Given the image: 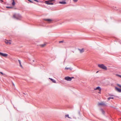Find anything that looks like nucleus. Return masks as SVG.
Returning <instances> with one entry per match:
<instances>
[{
	"label": "nucleus",
	"mask_w": 121,
	"mask_h": 121,
	"mask_svg": "<svg viewBox=\"0 0 121 121\" xmlns=\"http://www.w3.org/2000/svg\"><path fill=\"white\" fill-rule=\"evenodd\" d=\"M98 66L99 67L102 69L105 70H106L107 69L106 67L103 64H99L98 65Z\"/></svg>",
	"instance_id": "1"
},
{
	"label": "nucleus",
	"mask_w": 121,
	"mask_h": 121,
	"mask_svg": "<svg viewBox=\"0 0 121 121\" xmlns=\"http://www.w3.org/2000/svg\"><path fill=\"white\" fill-rule=\"evenodd\" d=\"M74 77H69L67 76L65 78V79L68 81H71L72 78H74Z\"/></svg>",
	"instance_id": "2"
},
{
	"label": "nucleus",
	"mask_w": 121,
	"mask_h": 121,
	"mask_svg": "<svg viewBox=\"0 0 121 121\" xmlns=\"http://www.w3.org/2000/svg\"><path fill=\"white\" fill-rule=\"evenodd\" d=\"M84 49L82 48L81 49H79L78 50L80 51V52L81 53H82L84 52Z\"/></svg>",
	"instance_id": "12"
},
{
	"label": "nucleus",
	"mask_w": 121,
	"mask_h": 121,
	"mask_svg": "<svg viewBox=\"0 0 121 121\" xmlns=\"http://www.w3.org/2000/svg\"><path fill=\"white\" fill-rule=\"evenodd\" d=\"M0 73L2 74H3V75H4V74L2 72H0Z\"/></svg>",
	"instance_id": "26"
},
{
	"label": "nucleus",
	"mask_w": 121,
	"mask_h": 121,
	"mask_svg": "<svg viewBox=\"0 0 121 121\" xmlns=\"http://www.w3.org/2000/svg\"><path fill=\"white\" fill-rule=\"evenodd\" d=\"M98 71H97V72H96V73H98Z\"/></svg>",
	"instance_id": "30"
},
{
	"label": "nucleus",
	"mask_w": 121,
	"mask_h": 121,
	"mask_svg": "<svg viewBox=\"0 0 121 121\" xmlns=\"http://www.w3.org/2000/svg\"><path fill=\"white\" fill-rule=\"evenodd\" d=\"M49 1H45V3L47 4L53 5V3H49Z\"/></svg>",
	"instance_id": "10"
},
{
	"label": "nucleus",
	"mask_w": 121,
	"mask_h": 121,
	"mask_svg": "<svg viewBox=\"0 0 121 121\" xmlns=\"http://www.w3.org/2000/svg\"><path fill=\"white\" fill-rule=\"evenodd\" d=\"M95 90H98L99 91H100L101 90L100 87L99 86L97 87L96 88H95L94 89Z\"/></svg>",
	"instance_id": "11"
},
{
	"label": "nucleus",
	"mask_w": 121,
	"mask_h": 121,
	"mask_svg": "<svg viewBox=\"0 0 121 121\" xmlns=\"http://www.w3.org/2000/svg\"><path fill=\"white\" fill-rule=\"evenodd\" d=\"M19 62V64L20 65V66H21V67L22 68H23V67L22 65H21V61H20L19 60H18Z\"/></svg>",
	"instance_id": "16"
},
{
	"label": "nucleus",
	"mask_w": 121,
	"mask_h": 121,
	"mask_svg": "<svg viewBox=\"0 0 121 121\" xmlns=\"http://www.w3.org/2000/svg\"><path fill=\"white\" fill-rule=\"evenodd\" d=\"M115 90L119 92H121V89H119L117 87H115Z\"/></svg>",
	"instance_id": "9"
},
{
	"label": "nucleus",
	"mask_w": 121,
	"mask_h": 121,
	"mask_svg": "<svg viewBox=\"0 0 121 121\" xmlns=\"http://www.w3.org/2000/svg\"><path fill=\"white\" fill-rule=\"evenodd\" d=\"M7 8H11V7H7Z\"/></svg>",
	"instance_id": "29"
},
{
	"label": "nucleus",
	"mask_w": 121,
	"mask_h": 121,
	"mask_svg": "<svg viewBox=\"0 0 121 121\" xmlns=\"http://www.w3.org/2000/svg\"><path fill=\"white\" fill-rule=\"evenodd\" d=\"M46 43H44L43 44H41L39 45V46L41 48H43L45 47L46 45Z\"/></svg>",
	"instance_id": "6"
},
{
	"label": "nucleus",
	"mask_w": 121,
	"mask_h": 121,
	"mask_svg": "<svg viewBox=\"0 0 121 121\" xmlns=\"http://www.w3.org/2000/svg\"><path fill=\"white\" fill-rule=\"evenodd\" d=\"M13 1V2L12 3V5L13 6H14L15 4V3L14 2V0H12Z\"/></svg>",
	"instance_id": "17"
},
{
	"label": "nucleus",
	"mask_w": 121,
	"mask_h": 121,
	"mask_svg": "<svg viewBox=\"0 0 121 121\" xmlns=\"http://www.w3.org/2000/svg\"><path fill=\"white\" fill-rule=\"evenodd\" d=\"M21 17L20 16H13V18L15 19H19Z\"/></svg>",
	"instance_id": "4"
},
{
	"label": "nucleus",
	"mask_w": 121,
	"mask_h": 121,
	"mask_svg": "<svg viewBox=\"0 0 121 121\" xmlns=\"http://www.w3.org/2000/svg\"><path fill=\"white\" fill-rule=\"evenodd\" d=\"M28 1H30L31 3H33V2L31 0H28Z\"/></svg>",
	"instance_id": "23"
},
{
	"label": "nucleus",
	"mask_w": 121,
	"mask_h": 121,
	"mask_svg": "<svg viewBox=\"0 0 121 121\" xmlns=\"http://www.w3.org/2000/svg\"><path fill=\"white\" fill-rule=\"evenodd\" d=\"M63 42V41H60L59 42L60 43H62Z\"/></svg>",
	"instance_id": "24"
},
{
	"label": "nucleus",
	"mask_w": 121,
	"mask_h": 121,
	"mask_svg": "<svg viewBox=\"0 0 121 121\" xmlns=\"http://www.w3.org/2000/svg\"><path fill=\"white\" fill-rule=\"evenodd\" d=\"M114 98L113 97H109L108 98V100H110V99H113Z\"/></svg>",
	"instance_id": "18"
},
{
	"label": "nucleus",
	"mask_w": 121,
	"mask_h": 121,
	"mask_svg": "<svg viewBox=\"0 0 121 121\" xmlns=\"http://www.w3.org/2000/svg\"><path fill=\"white\" fill-rule=\"evenodd\" d=\"M59 3L61 4H65L66 3L65 2V1H63L62 2H59Z\"/></svg>",
	"instance_id": "15"
},
{
	"label": "nucleus",
	"mask_w": 121,
	"mask_h": 121,
	"mask_svg": "<svg viewBox=\"0 0 121 121\" xmlns=\"http://www.w3.org/2000/svg\"><path fill=\"white\" fill-rule=\"evenodd\" d=\"M69 69V68H65V69H66V70H68V69Z\"/></svg>",
	"instance_id": "21"
},
{
	"label": "nucleus",
	"mask_w": 121,
	"mask_h": 121,
	"mask_svg": "<svg viewBox=\"0 0 121 121\" xmlns=\"http://www.w3.org/2000/svg\"><path fill=\"white\" fill-rule=\"evenodd\" d=\"M34 0L37 2H38V1L37 0Z\"/></svg>",
	"instance_id": "25"
},
{
	"label": "nucleus",
	"mask_w": 121,
	"mask_h": 121,
	"mask_svg": "<svg viewBox=\"0 0 121 121\" xmlns=\"http://www.w3.org/2000/svg\"><path fill=\"white\" fill-rule=\"evenodd\" d=\"M101 110V111H102V112H103V113L104 114V111H103V110H102V109Z\"/></svg>",
	"instance_id": "22"
},
{
	"label": "nucleus",
	"mask_w": 121,
	"mask_h": 121,
	"mask_svg": "<svg viewBox=\"0 0 121 121\" xmlns=\"http://www.w3.org/2000/svg\"><path fill=\"white\" fill-rule=\"evenodd\" d=\"M100 91H99V92L98 93H100Z\"/></svg>",
	"instance_id": "31"
},
{
	"label": "nucleus",
	"mask_w": 121,
	"mask_h": 121,
	"mask_svg": "<svg viewBox=\"0 0 121 121\" xmlns=\"http://www.w3.org/2000/svg\"><path fill=\"white\" fill-rule=\"evenodd\" d=\"M49 79H50L51 81H52V82L54 83H56V81L50 78H49Z\"/></svg>",
	"instance_id": "13"
},
{
	"label": "nucleus",
	"mask_w": 121,
	"mask_h": 121,
	"mask_svg": "<svg viewBox=\"0 0 121 121\" xmlns=\"http://www.w3.org/2000/svg\"><path fill=\"white\" fill-rule=\"evenodd\" d=\"M44 20L47 21L49 23H50L51 22L53 21V20L50 19H44Z\"/></svg>",
	"instance_id": "8"
},
{
	"label": "nucleus",
	"mask_w": 121,
	"mask_h": 121,
	"mask_svg": "<svg viewBox=\"0 0 121 121\" xmlns=\"http://www.w3.org/2000/svg\"><path fill=\"white\" fill-rule=\"evenodd\" d=\"M118 76H119L121 78V75H118Z\"/></svg>",
	"instance_id": "28"
},
{
	"label": "nucleus",
	"mask_w": 121,
	"mask_h": 121,
	"mask_svg": "<svg viewBox=\"0 0 121 121\" xmlns=\"http://www.w3.org/2000/svg\"><path fill=\"white\" fill-rule=\"evenodd\" d=\"M5 43L8 44H11V42L10 40H6L5 41Z\"/></svg>",
	"instance_id": "7"
},
{
	"label": "nucleus",
	"mask_w": 121,
	"mask_h": 121,
	"mask_svg": "<svg viewBox=\"0 0 121 121\" xmlns=\"http://www.w3.org/2000/svg\"><path fill=\"white\" fill-rule=\"evenodd\" d=\"M78 0H73V1L75 3L77 2Z\"/></svg>",
	"instance_id": "19"
},
{
	"label": "nucleus",
	"mask_w": 121,
	"mask_h": 121,
	"mask_svg": "<svg viewBox=\"0 0 121 121\" xmlns=\"http://www.w3.org/2000/svg\"><path fill=\"white\" fill-rule=\"evenodd\" d=\"M117 85L118 86H119V87H120L121 88V85H119V84H117Z\"/></svg>",
	"instance_id": "20"
},
{
	"label": "nucleus",
	"mask_w": 121,
	"mask_h": 121,
	"mask_svg": "<svg viewBox=\"0 0 121 121\" xmlns=\"http://www.w3.org/2000/svg\"><path fill=\"white\" fill-rule=\"evenodd\" d=\"M65 118H66L67 117V118H70V119L71 118H70V117H69V115L68 114L65 115Z\"/></svg>",
	"instance_id": "14"
},
{
	"label": "nucleus",
	"mask_w": 121,
	"mask_h": 121,
	"mask_svg": "<svg viewBox=\"0 0 121 121\" xmlns=\"http://www.w3.org/2000/svg\"><path fill=\"white\" fill-rule=\"evenodd\" d=\"M0 56H2L5 57H7L8 55V54L3 53L1 52H0Z\"/></svg>",
	"instance_id": "3"
},
{
	"label": "nucleus",
	"mask_w": 121,
	"mask_h": 121,
	"mask_svg": "<svg viewBox=\"0 0 121 121\" xmlns=\"http://www.w3.org/2000/svg\"><path fill=\"white\" fill-rule=\"evenodd\" d=\"M98 105L99 106H104L106 104L104 102H101V103H98Z\"/></svg>",
	"instance_id": "5"
},
{
	"label": "nucleus",
	"mask_w": 121,
	"mask_h": 121,
	"mask_svg": "<svg viewBox=\"0 0 121 121\" xmlns=\"http://www.w3.org/2000/svg\"><path fill=\"white\" fill-rule=\"evenodd\" d=\"M0 0L1 1V2H3V1L2 0Z\"/></svg>",
	"instance_id": "27"
}]
</instances>
